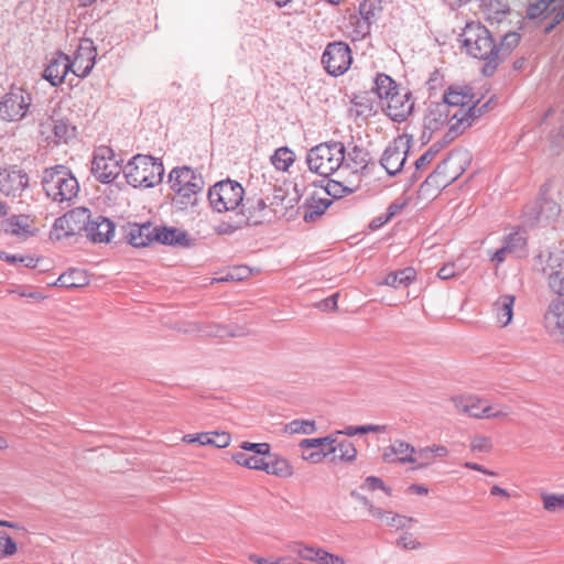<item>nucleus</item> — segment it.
I'll use <instances>...</instances> for the list:
<instances>
[{
	"mask_svg": "<svg viewBox=\"0 0 564 564\" xmlns=\"http://www.w3.org/2000/svg\"><path fill=\"white\" fill-rule=\"evenodd\" d=\"M460 42L467 54L484 62L482 74L491 76L518 46L520 35L517 32L507 33L499 44H496L490 32L480 23H467L460 34Z\"/></svg>",
	"mask_w": 564,
	"mask_h": 564,
	"instance_id": "1",
	"label": "nucleus"
},
{
	"mask_svg": "<svg viewBox=\"0 0 564 564\" xmlns=\"http://www.w3.org/2000/svg\"><path fill=\"white\" fill-rule=\"evenodd\" d=\"M453 115L452 133L458 135L467 130L479 116V100L467 85L453 84L443 94L441 101Z\"/></svg>",
	"mask_w": 564,
	"mask_h": 564,
	"instance_id": "2",
	"label": "nucleus"
},
{
	"mask_svg": "<svg viewBox=\"0 0 564 564\" xmlns=\"http://www.w3.org/2000/svg\"><path fill=\"white\" fill-rule=\"evenodd\" d=\"M127 183L133 187H154L161 183L164 167L160 160L151 155L137 154L123 167Z\"/></svg>",
	"mask_w": 564,
	"mask_h": 564,
	"instance_id": "3",
	"label": "nucleus"
},
{
	"mask_svg": "<svg viewBox=\"0 0 564 564\" xmlns=\"http://www.w3.org/2000/svg\"><path fill=\"white\" fill-rule=\"evenodd\" d=\"M43 187L46 195L57 203L73 200L79 191L77 178L69 169L63 165H56L44 171Z\"/></svg>",
	"mask_w": 564,
	"mask_h": 564,
	"instance_id": "4",
	"label": "nucleus"
},
{
	"mask_svg": "<svg viewBox=\"0 0 564 564\" xmlns=\"http://www.w3.org/2000/svg\"><path fill=\"white\" fill-rule=\"evenodd\" d=\"M345 162V147L341 142L321 143L312 148L306 155L311 172L319 176H330Z\"/></svg>",
	"mask_w": 564,
	"mask_h": 564,
	"instance_id": "5",
	"label": "nucleus"
},
{
	"mask_svg": "<svg viewBox=\"0 0 564 564\" xmlns=\"http://www.w3.org/2000/svg\"><path fill=\"white\" fill-rule=\"evenodd\" d=\"M167 182L171 191L185 205H194L197 194L204 188L202 175L187 165L174 167Z\"/></svg>",
	"mask_w": 564,
	"mask_h": 564,
	"instance_id": "6",
	"label": "nucleus"
},
{
	"mask_svg": "<svg viewBox=\"0 0 564 564\" xmlns=\"http://www.w3.org/2000/svg\"><path fill=\"white\" fill-rule=\"evenodd\" d=\"M40 134L48 142H67L76 134V128L63 116L58 105L50 107L39 118Z\"/></svg>",
	"mask_w": 564,
	"mask_h": 564,
	"instance_id": "7",
	"label": "nucleus"
},
{
	"mask_svg": "<svg viewBox=\"0 0 564 564\" xmlns=\"http://www.w3.org/2000/svg\"><path fill=\"white\" fill-rule=\"evenodd\" d=\"M245 189L240 183L225 180L213 185L208 191V200L217 213L235 212L243 202Z\"/></svg>",
	"mask_w": 564,
	"mask_h": 564,
	"instance_id": "8",
	"label": "nucleus"
},
{
	"mask_svg": "<svg viewBox=\"0 0 564 564\" xmlns=\"http://www.w3.org/2000/svg\"><path fill=\"white\" fill-rule=\"evenodd\" d=\"M122 170L120 160L112 149L99 147L95 150L90 171L98 182L112 183Z\"/></svg>",
	"mask_w": 564,
	"mask_h": 564,
	"instance_id": "9",
	"label": "nucleus"
},
{
	"mask_svg": "<svg viewBox=\"0 0 564 564\" xmlns=\"http://www.w3.org/2000/svg\"><path fill=\"white\" fill-rule=\"evenodd\" d=\"M447 106L440 102L431 104L423 117V129L421 140L429 142L435 133L448 128L447 134L453 139L456 137L452 133L453 115L446 108Z\"/></svg>",
	"mask_w": 564,
	"mask_h": 564,
	"instance_id": "10",
	"label": "nucleus"
},
{
	"mask_svg": "<svg viewBox=\"0 0 564 564\" xmlns=\"http://www.w3.org/2000/svg\"><path fill=\"white\" fill-rule=\"evenodd\" d=\"M32 104L29 93L22 88H11L0 99V118L8 122H14L23 119Z\"/></svg>",
	"mask_w": 564,
	"mask_h": 564,
	"instance_id": "11",
	"label": "nucleus"
},
{
	"mask_svg": "<svg viewBox=\"0 0 564 564\" xmlns=\"http://www.w3.org/2000/svg\"><path fill=\"white\" fill-rule=\"evenodd\" d=\"M410 147L411 138L408 134H401L394 138L386 148L381 156V165L390 175H394L402 170Z\"/></svg>",
	"mask_w": 564,
	"mask_h": 564,
	"instance_id": "12",
	"label": "nucleus"
},
{
	"mask_svg": "<svg viewBox=\"0 0 564 564\" xmlns=\"http://www.w3.org/2000/svg\"><path fill=\"white\" fill-rule=\"evenodd\" d=\"M351 52L349 46L344 42H334L326 46L322 62L325 69L332 76H340L351 65Z\"/></svg>",
	"mask_w": 564,
	"mask_h": 564,
	"instance_id": "13",
	"label": "nucleus"
},
{
	"mask_svg": "<svg viewBox=\"0 0 564 564\" xmlns=\"http://www.w3.org/2000/svg\"><path fill=\"white\" fill-rule=\"evenodd\" d=\"M97 58V47L90 39L80 40L77 50L70 57L72 74L86 78L93 70Z\"/></svg>",
	"mask_w": 564,
	"mask_h": 564,
	"instance_id": "14",
	"label": "nucleus"
},
{
	"mask_svg": "<svg viewBox=\"0 0 564 564\" xmlns=\"http://www.w3.org/2000/svg\"><path fill=\"white\" fill-rule=\"evenodd\" d=\"M86 237L94 243H108L115 237V224L101 215L91 216L87 209V218L83 224Z\"/></svg>",
	"mask_w": 564,
	"mask_h": 564,
	"instance_id": "15",
	"label": "nucleus"
},
{
	"mask_svg": "<svg viewBox=\"0 0 564 564\" xmlns=\"http://www.w3.org/2000/svg\"><path fill=\"white\" fill-rule=\"evenodd\" d=\"M86 218L87 208L78 207L69 210L55 220L51 234L52 237L61 240L76 234L78 230L83 229V224Z\"/></svg>",
	"mask_w": 564,
	"mask_h": 564,
	"instance_id": "16",
	"label": "nucleus"
},
{
	"mask_svg": "<svg viewBox=\"0 0 564 564\" xmlns=\"http://www.w3.org/2000/svg\"><path fill=\"white\" fill-rule=\"evenodd\" d=\"M359 501L367 508L368 513L372 518L380 520L386 525L394 528L395 530L410 529L415 522V519L412 517L375 506L366 497H360Z\"/></svg>",
	"mask_w": 564,
	"mask_h": 564,
	"instance_id": "17",
	"label": "nucleus"
},
{
	"mask_svg": "<svg viewBox=\"0 0 564 564\" xmlns=\"http://www.w3.org/2000/svg\"><path fill=\"white\" fill-rule=\"evenodd\" d=\"M387 116L393 121H404L412 112L414 102L408 90H399L381 102Z\"/></svg>",
	"mask_w": 564,
	"mask_h": 564,
	"instance_id": "18",
	"label": "nucleus"
},
{
	"mask_svg": "<svg viewBox=\"0 0 564 564\" xmlns=\"http://www.w3.org/2000/svg\"><path fill=\"white\" fill-rule=\"evenodd\" d=\"M414 452L412 467H410L412 471L429 469L438 460L449 455V451L446 446L435 443L427 446L415 447Z\"/></svg>",
	"mask_w": 564,
	"mask_h": 564,
	"instance_id": "19",
	"label": "nucleus"
},
{
	"mask_svg": "<svg viewBox=\"0 0 564 564\" xmlns=\"http://www.w3.org/2000/svg\"><path fill=\"white\" fill-rule=\"evenodd\" d=\"M26 173L17 167L10 166L0 170V192L7 196H19L28 186Z\"/></svg>",
	"mask_w": 564,
	"mask_h": 564,
	"instance_id": "20",
	"label": "nucleus"
},
{
	"mask_svg": "<svg viewBox=\"0 0 564 564\" xmlns=\"http://www.w3.org/2000/svg\"><path fill=\"white\" fill-rule=\"evenodd\" d=\"M549 288L557 295H564V256L550 253L542 269Z\"/></svg>",
	"mask_w": 564,
	"mask_h": 564,
	"instance_id": "21",
	"label": "nucleus"
},
{
	"mask_svg": "<svg viewBox=\"0 0 564 564\" xmlns=\"http://www.w3.org/2000/svg\"><path fill=\"white\" fill-rule=\"evenodd\" d=\"M68 73H72L70 56L57 51L50 58L43 72V78L53 87H57L65 82Z\"/></svg>",
	"mask_w": 564,
	"mask_h": 564,
	"instance_id": "22",
	"label": "nucleus"
},
{
	"mask_svg": "<svg viewBox=\"0 0 564 564\" xmlns=\"http://www.w3.org/2000/svg\"><path fill=\"white\" fill-rule=\"evenodd\" d=\"M454 409L464 415L482 420L486 399L475 393H459L449 398Z\"/></svg>",
	"mask_w": 564,
	"mask_h": 564,
	"instance_id": "23",
	"label": "nucleus"
},
{
	"mask_svg": "<svg viewBox=\"0 0 564 564\" xmlns=\"http://www.w3.org/2000/svg\"><path fill=\"white\" fill-rule=\"evenodd\" d=\"M558 295L553 299L544 314V327L552 336L564 343V299Z\"/></svg>",
	"mask_w": 564,
	"mask_h": 564,
	"instance_id": "24",
	"label": "nucleus"
},
{
	"mask_svg": "<svg viewBox=\"0 0 564 564\" xmlns=\"http://www.w3.org/2000/svg\"><path fill=\"white\" fill-rule=\"evenodd\" d=\"M382 10L381 0H362L359 4L361 21H357L356 30L350 34L352 40H361L370 32L373 23Z\"/></svg>",
	"mask_w": 564,
	"mask_h": 564,
	"instance_id": "25",
	"label": "nucleus"
},
{
	"mask_svg": "<svg viewBox=\"0 0 564 564\" xmlns=\"http://www.w3.org/2000/svg\"><path fill=\"white\" fill-rule=\"evenodd\" d=\"M123 232L126 240L137 248L147 247L155 240V226L149 221L129 223L123 227Z\"/></svg>",
	"mask_w": 564,
	"mask_h": 564,
	"instance_id": "26",
	"label": "nucleus"
},
{
	"mask_svg": "<svg viewBox=\"0 0 564 564\" xmlns=\"http://www.w3.org/2000/svg\"><path fill=\"white\" fill-rule=\"evenodd\" d=\"M415 446L404 440H395L383 449L382 459L388 464L410 465L412 467Z\"/></svg>",
	"mask_w": 564,
	"mask_h": 564,
	"instance_id": "27",
	"label": "nucleus"
},
{
	"mask_svg": "<svg viewBox=\"0 0 564 564\" xmlns=\"http://www.w3.org/2000/svg\"><path fill=\"white\" fill-rule=\"evenodd\" d=\"M182 441L188 444L198 443L200 445L215 446L217 448H226L230 445L231 436L224 431L202 432L197 434H185Z\"/></svg>",
	"mask_w": 564,
	"mask_h": 564,
	"instance_id": "28",
	"label": "nucleus"
},
{
	"mask_svg": "<svg viewBox=\"0 0 564 564\" xmlns=\"http://www.w3.org/2000/svg\"><path fill=\"white\" fill-rule=\"evenodd\" d=\"M514 296L510 294L500 295L492 304V315L496 324L505 328L513 317Z\"/></svg>",
	"mask_w": 564,
	"mask_h": 564,
	"instance_id": "29",
	"label": "nucleus"
},
{
	"mask_svg": "<svg viewBox=\"0 0 564 564\" xmlns=\"http://www.w3.org/2000/svg\"><path fill=\"white\" fill-rule=\"evenodd\" d=\"M162 245L189 247L191 241L185 230L176 227L155 226V240Z\"/></svg>",
	"mask_w": 564,
	"mask_h": 564,
	"instance_id": "30",
	"label": "nucleus"
},
{
	"mask_svg": "<svg viewBox=\"0 0 564 564\" xmlns=\"http://www.w3.org/2000/svg\"><path fill=\"white\" fill-rule=\"evenodd\" d=\"M268 205L262 198L248 200L247 206L241 213V223L245 226H256L267 219Z\"/></svg>",
	"mask_w": 564,
	"mask_h": 564,
	"instance_id": "31",
	"label": "nucleus"
},
{
	"mask_svg": "<svg viewBox=\"0 0 564 564\" xmlns=\"http://www.w3.org/2000/svg\"><path fill=\"white\" fill-rule=\"evenodd\" d=\"M482 420H492L498 422H511L514 415L513 408L503 402L490 401L486 399Z\"/></svg>",
	"mask_w": 564,
	"mask_h": 564,
	"instance_id": "32",
	"label": "nucleus"
},
{
	"mask_svg": "<svg viewBox=\"0 0 564 564\" xmlns=\"http://www.w3.org/2000/svg\"><path fill=\"white\" fill-rule=\"evenodd\" d=\"M1 230L7 235L26 237L30 234L29 218L24 215L9 217L1 221Z\"/></svg>",
	"mask_w": 564,
	"mask_h": 564,
	"instance_id": "33",
	"label": "nucleus"
},
{
	"mask_svg": "<svg viewBox=\"0 0 564 564\" xmlns=\"http://www.w3.org/2000/svg\"><path fill=\"white\" fill-rule=\"evenodd\" d=\"M263 471L275 477L290 478L294 474V468L286 458L274 456L271 460H265Z\"/></svg>",
	"mask_w": 564,
	"mask_h": 564,
	"instance_id": "34",
	"label": "nucleus"
},
{
	"mask_svg": "<svg viewBox=\"0 0 564 564\" xmlns=\"http://www.w3.org/2000/svg\"><path fill=\"white\" fill-rule=\"evenodd\" d=\"M89 283L87 273L80 269H72L58 276L54 285L63 288H83Z\"/></svg>",
	"mask_w": 564,
	"mask_h": 564,
	"instance_id": "35",
	"label": "nucleus"
},
{
	"mask_svg": "<svg viewBox=\"0 0 564 564\" xmlns=\"http://www.w3.org/2000/svg\"><path fill=\"white\" fill-rule=\"evenodd\" d=\"M335 453H338V459L345 463H352L357 458V449L350 441H337L332 447L323 451V456H329Z\"/></svg>",
	"mask_w": 564,
	"mask_h": 564,
	"instance_id": "36",
	"label": "nucleus"
},
{
	"mask_svg": "<svg viewBox=\"0 0 564 564\" xmlns=\"http://www.w3.org/2000/svg\"><path fill=\"white\" fill-rule=\"evenodd\" d=\"M540 499L546 513L558 514L564 512V492L541 491Z\"/></svg>",
	"mask_w": 564,
	"mask_h": 564,
	"instance_id": "37",
	"label": "nucleus"
},
{
	"mask_svg": "<svg viewBox=\"0 0 564 564\" xmlns=\"http://www.w3.org/2000/svg\"><path fill=\"white\" fill-rule=\"evenodd\" d=\"M416 278V272L413 268H405L403 270L389 273L382 282L379 284L392 286V288H401L408 286L411 284Z\"/></svg>",
	"mask_w": 564,
	"mask_h": 564,
	"instance_id": "38",
	"label": "nucleus"
},
{
	"mask_svg": "<svg viewBox=\"0 0 564 564\" xmlns=\"http://www.w3.org/2000/svg\"><path fill=\"white\" fill-rule=\"evenodd\" d=\"M368 164L367 154L358 148H354L348 156H345L344 170H350L351 173L359 178V173L362 172Z\"/></svg>",
	"mask_w": 564,
	"mask_h": 564,
	"instance_id": "39",
	"label": "nucleus"
},
{
	"mask_svg": "<svg viewBox=\"0 0 564 564\" xmlns=\"http://www.w3.org/2000/svg\"><path fill=\"white\" fill-rule=\"evenodd\" d=\"M231 459L239 466H242V467H246L249 469H253V470H261V471H263V467L265 464V456L245 453V452L232 453Z\"/></svg>",
	"mask_w": 564,
	"mask_h": 564,
	"instance_id": "40",
	"label": "nucleus"
},
{
	"mask_svg": "<svg viewBox=\"0 0 564 564\" xmlns=\"http://www.w3.org/2000/svg\"><path fill=\"white\" fill-rule=\"evenodd\" d=\"M270 161L275 170L288 172L295 162V154L290 148L281 147L274 151Z\"/></svg>",
	"mask_w": 564,
	"mask_h": 564,
	"instance_id": "41",
	"label": "nucleus"
},
{
	"mask_svg": "<svg viewBox=\"0 0 564 564\" xmlns=\"http://www.w3.org/2000/svg\"><path fill=\"white\" fill-rule=\"evenodd\" d=\"M375 90L382 102L391 95H394V93H398L400 89L390 76L386 74H379L375 79Z\"/></svg>",
	"mask_w": 564,
	"mask_h": 564,
	"instance_id": "42",
	"label": "nucleus"
},
{
	"mask_svg": "<svg viewBox=\"0 0 564 564\" xmlns=\"http://www.w3.org/2000/svg\"><path fill=\"white\" fill-rule=\"evenodd\" d=\"M333 444H336V434L332 432L324 437L304 438L299 443V446L301 449L321 448V451H326Z\"/></svg>",
	"mask_w": 564,
	"mask_h": 564,
	"instance_id": "43",
	"label": "nucleus"
},
{
	"mask_svg": "<svg viewBox=\"0 0 564 564\" xmlns=\"http://www.w3.org/2000/svg\"><path fill=\"white\" fill-rule=\"evenodd\" d=\"M503 246L509 253L521 257L525 252L527 240L521 234L513 232L505 238Z\"/></svg>",
	"mask_w": 564,
	"mask_h": 564,
	"instance_id": "44",
	"label": "nucleus"
},
{
	"mask_svg": "<svg viewBox=\"0 0 564 564\" xmlns=\"http://www.w3.org/2000/svg\"><path fill=\"white\" fill-rule=\"evenodd\" d=\"M291 434L310 435L317 431L316 422L313 420H293L286 426Z\"/></svg>",
	"mask_w": 564,
	"mask_h": 564,
	"instance_id": "45",
	"label": "nucleus"
},
{
	"mask_svg": "<svg viewBox=\"0 0 564 564\" xmlns=\"http://www.w3.org/2000/svg\"><path fill=\"white\" fill-rule=\"evenodd\" d=\"M395 545L400 550L408 552L419 551L424 547V544L410 532H405L399 535L395 540Z\"/></svg>",
	"mask_w": 564,
	"mask_h": 564,
	"instance_id": "46",
	"label": "nucleus"
},
{
	"mask_svg": "<svg viewBox=\"0 0 564 564\" xmlns=\"http://www.w3.org/2000/svg\"><path fill=\"white\" fill-rule=\"evenodd\" d=\"M314 555V563L316 564H348L347 560L341 555L332 553L321 546H317L316 554Z\"/></svg>",
	"mask_w": 564,
	"mask_h": 564,
	"instance_id": "47",
	"label": "nucleus"
},
{
	"mask_svg": "<svg viewBox=\"0 0 564 564\" xmlns=\"http://www.w3.org/2000/svg\"><path fill=\"white\" fill-rule=\"evenodd\" d=\"M469 448L473 453L488 454L494 448V443L490 436L477 434L470 440Z\"/></svg>",
	"mask_w": 564,
	"mask_h": 564,
	"instance_id": "48",
	"label": "nucleus"
},
{
	"mask_svg": "<svg viewBox=\"0 0 564 564\" xmlns=\"http://www.w3.org/2000/svg\"><path fill=\"white\" fill-rule=\"evenodd\" d=\"M17 551V543L11 539V536L7 532L0 531V558L10 557L14 555Z\"/></svg>",
	"mask_w": 564,
	"mask_h": 564,
	"instance_id": "49",
	"label": "nucleus"
},
{
	"mask_svg": "<svg viewBox=\"0 0 564 564\" xmlns=\"http://www.w3.org/2000/svg\"><path fill=\"white\" fill-rule=\"evenodd\" d=\"M239 452L257 454L261 456H270V444L268 443H251V442H242L240 445Z\"/></svg>",
	"mask_w": 564,
	"mask_h": 564,
	"instance_id": "50",
	"label": "nucleus"
},
{
	"mask_svg": "<svg viewBox=\"0 0 564 564\" xmlns=\"http://www.w3.org/2000/svg\"><path fill=\"white\" fill-rule=\"evenodd\" d=\"M294 552L301 560L314 563L317 546L302 541L294 542Z\"/></svg>",
	"mask_w": 564,
	"mask_h": 564,
	"instance_id": "51",
	"label": "nucleus"
},
{
	"mask_svg": "<svg viewBox=\"0 0 564 564\" xmlns=\"http://www.w3.org/2000/svg\"><path fill=\"white\" fill-rule=\"evenodd\" d=\"M362 489L368 491L382 490L386 495L391 496L392 489L383 482V480L377 476H368L361 486Z\"/></svg>",
	"mask_w": 564,
	"mask_h": 564,
	"instance_id": "52",
	"label": "nucleus"
},
{
	"mask_svg": "<svg viewBox=\"0 0 564 564\" xmlns=\"http://www.w3.org/2000/svg\"><path fill=\"white\" fill-rule=\"evenodd\" d=\"M440 151V145L437 143L431 145L426 152H424L416 161H415V166L416 169H422L424 166H426L427 164H430L434 158L436 156V154L438 153Z\"/></svg>",
	"mask_w": 564,
	"mask_h": 564,
	"instance_id": "53",
	"label": "nucleus"
},
{
	"mask_svg": "<svg viewBox=\"0 0 564 564\" xmlns=\"http://www.w3.org/2000/svg\"><path fill=\"white\" fill-rule=\"evenodd\" d=\"M243 226L245 225L241 223V217L238 215L234 224L223 223L216 228V231L220 235H230Z\"/></svg>",
	"mask_w": 564,
	"mask_h": 564,
	"instance_id": "54",
	"label": "nucleus"
},
{
	"mask_svg": "<svg viewBox=\"0 0 564 564\" xmlns=\"http://www.w3.org/2000/svg\"><path fill=\"white\" fill-rule=\"evenodd\" d=\"M326 456H323L321 452H308V449H302L301 458L305 462L317 464L321 463Z\"/></svg>",
	"mask_w": 564,
	"mask_h": 564,
	"instance_id": "55",
	"label": "nucleus"
},
{
	"mask_svg": "<svg viewBox=\"0 0 564 564\" xmlns=\"http://www.w3.org/2000/svg\"><path fill=\"white\" fill-rule=\"evenodd\" d=\"M358 434H368V433H384L386 426L378 424H367L357 426Z\"/></svg>",
	"mask_w": 564,
	"mask_h": 564,
	"instance_id": "56",
	"label": "nucleus"
},
{
	"mask_svg": "<svg viewBox=\"0 0 564 564\" xmlns=\"http://www.w3.org/2000/svg\"><path fill=\"white\" fill-rule=\"evenodd\" d=\"M508 256H511V253H509L508 249L502 245L501 248L490 254V260L497 264H500L507 259Z\"/></svg>",
	"mask_w": 564,
	"mask_h": 564,
	"instance_id": "57",
	"label": "nucleus"
},
{
	"mask_svg": "<svg viewBox=\"0 0 564 564\" xmlns=\"http://www.w3.org/2000/svg\"><path fill=\"white\" fill-rule=\"evenodd\" d=\"M438 278L442 280H447L455 275V265L453 263H447L443 265L437 273Z\"/></svg>",
	"mask_w": 564,
	"mask_h": 564,
	"instance_id": "58",
	"label": "nucleus"
},
{
	"mask_svg": "<svg viewBox=\"0 0 564 564\" xmlns=\"http://www.w3.org/2000/svg\"><path fill=\"white\" fill-rule=\"evenodd\" d=\"M406 491L415 496H426L429 494V488L422 484H411Z\"/></svg>",
	"mask_w": 564,
	"mask_h": 564,
	"instance_id": "59",
	"label": "nucleus"
},
{
	"mask_svg": "<svg viewBox=\"0 0 564 564\" xmlns=\"http://www.w3.org/2000/svg\"><path fill=\"white\" fill-rule=\"evenodd\" d=\"M464 466L468 469L476 470V471L482 473L488 476H496L495 471L486 469L485 467H482L481 465H479L477 463L466 462L464 464Z\"/></svg>",
	"mask_w": 564,
	"mask_h": 564,
	"instance_id": "60",
	"label": "nucleus"
},
{
	"mask_svg": "<svg viewBox=\"0 0 564 564\" xmlns=\"http://www.w3.org/2000/svg\"><path fill=\"white\" fill-rule=\"evenodd\" d=\"M490 495L494 497H501L503 499H509L511 497V495L508 490H506L505 488H502L498 485H494L490 488Z\"/></svg>",
	"mask_w": 564,
	"mask_h": 564,
	"instance_id": "61",
	"label": "nucleus"
},
{
	"mask_svg": "<svg viewBox=\"0 0 564 564\" xmlns=\"http://www.w3.org/2000/svg\"><path fill=\"white\" fill-rule=\"evenodd\" d=\"M333 434H336V441L338 440L339 435H345L348 437L355 436L358 434L357 426H346L343 430L334 431Z\"/></svg>",
	"mask_w": 564,
	"mask_h": 564,
	"instance_id": "62",
	"label": "nucleus"
},
{
	"mask_svg": "<svg viewBox=\"0 0 564 564\" xmlns=\"http://www.w3.org/2000/svg\"><path fill=\"white\" fill-rule=\"evenodd\" d=\"M330 202L327 200L326 203H323L322 207L319 208V210H310V212H306L305 215H304V219L305 220H308V219H312L314 217V215H321L324 213V210L329 206Z\"/></svg>",
	"mask_w": 564,
	"mask_h": 564,
	"instance_id": "63",
	"label": "nucleus"
},
{
	"mask_svg": "<svg viewBox=\"0 0 564 564\" xmlns=\"http://www.w3.org/2000/svg\"><path fill=\"white\" fill-rule=\"evenodd\" d=\"M249 560L257 564H275V561H270L267 557H262L256 554L249 555Z\"/></svg>",
	"mask_w": 564,
	"mask_h": 564,
	"instance_id": "64",
	"label": "nucleus"
}]
</instances>
